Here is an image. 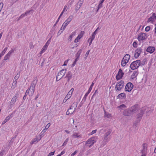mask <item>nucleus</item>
I'll use <instances>...</instances> for the list:
<instances>
[{
  "label": "nucleus",
  "mask_w": 156,
  "mask_h": 156,
  "mask_svg": "<svg viewBox=\"0 0 156 156\" xmlns=\"http://www.w3.org/2000/svg\"><path fill=\"white\" fill-rule=\"evenodd\" d=\"M126 107L124 104H122L120 105L119 106L117 107L118 108H119L120 110H122L124 108H126Z\"/></svg>",
  "instance_id": "nucleus-33"
},
{
  "label": "nucleus",
  "mask_w": 156,
  "mask_h": 156,
  "mask_svg": "<svg viewBox=\"0 0 156 156\" xmlns=\"http://www.w3.org/2000/svg\"><path fill=\"white\" fill-rule=\"evenodd\" d=\"M133 86V85L132 83H128L125 87V90L128 92L132 90Z\"/></svg>",
  "instance_id": "nucleus-6"
},
{
  "label": "nucleus",
  "mask_w": 156,
  "mask_h": 156,
  "mask_svg": "<svg viewBox=\"0 0 156 156\" xmlns=\"http://www.w3.org/2000/svg\"><path fill=\"white\" fill-rule=\"evenodd\" d=\"M130 57V55L128 54H127L124 56L121 62L122 66H124L126 65L128 62Z\"/></svg>",
  "instance_id": "nucleus-4"
},
{
  "label": "nucleus",
  "mask_w": 156,
  "mask_h": 156,
  "mask_svg": "<svg viewBox=\"0 0 156 156\" xmlns=\"http://www.w3.org/2000/svg\"><path fill=\"white\" fill-rule=\"evenodd\" d=\"M76 62L77 61H75V60L73 62V63L72 65V67H74L75 66V64L76 63Z\"/></svg>",
  "instance_id": "nucleus-59"
},
{
  "label": "nucleus",
  "mask_w": 156,
  "mask_h": 156,
  "mask_svg": "<svg viewBox=\"0 0 156 156\" xmlns=\"http://www.w3.org/2000/svg\"><path fill=\"white\" fill-rule=\"evenodd\" d=\"M37 138H35L34 139H33L30 142V144L31 145L33 144L34 143H37L38 141L37 140Z\"/></svg>",
  "instance_id": "nucleus-36"
},
{
  "label": "nucleus",
  "mask_w": 156,
  "mask_h": 156,
  "mask_svg": "<svg viewBox=\"0 0 156 156\" xmlns=\"http://www.w3.org/2000/svg\"><path fill=\"white\" fill-rule=\"evenodd\" d=\"M147 38L146 34L144 33H140L138 35V39L139 41H142L146 39Z\"/></svg>",
  "instance_id": "nucleus-10"
},
{
  "label": "nucleus",
  "mask_w": 156,
  "mask_h": 156,
  "mask_svg": "<svg viewBox=\"0 0 156 156\" xmlns=\"http://www.w3.org/2000/svg\"><path fill=\"white\" fill-rule=\"evenodd\" d=\"M126 97V95L124 93H121L119 94L117 97L118 98L121 99H125Z\"/></svg>",
  "instance_id": "nucleus-22"
},
{
  "label": "nucleus",
  "mask_w": 156,
  "mask_h": 156,
  "mask_svg": "<svg viewBox=\"0 0 156 156\" xmlns=\"http://www.w3.org/2000/svg\"><path fill=\"white\" fill-rule=\"evenodd\" d=\"M95 36V35L92 34V36L88 39V41H89L90 39H91V41H93L94 39Z\"/></svg>",
  "instance_id": "nucleus-43"
},
{
  "label": "nucleus",
  "mask_w": 156,
  "mask_h": 156,
  "mask_svg": "<svg viewBox=\"0 0 156 156\" xmlns=\"http://www.w3.org/2000/svg\"><path fill=\"white\" fill-rule=\"evenodd\" d=\"M73 16V15H70L66 20V22H68L69 23L72 20Z\"/></svg>",
  "instance_id": "nucleus-31"
},
{
  "label": "nucleus",
  "mask_w": 156,
  "mask_h": 156,
  "mask_svg": "<svg viewBox=\"0 0 156 156\" xmlns=\"http://www.w3.org/2000/svg\"><path fill=\"white\" fill-rule=\"evenodd\" d=\"M142 52V49L140 48H137L135 51L134 57L136 58L139 57Z\"/></svg>",
  "instance_id": "nucleus-12"
},
{
  "label": "nucleus",
  "mask_w": 156,
  "mask_h": 156,
  "mask_svg": "<svg viewBox=\"0 0 156 156\" xmlns=\"http://www.w3.org/2000/svg\"><path fill=\"white\" fill-rule=\"evenodd\" d=\"M155 19H156V16H155V14L154 13L152 15L148 18L147 22H153Z\"/></svg>",
  "instance_id": "nucleus-17"
},
{
  "label": "nucleus",
  "mask_w": 156,
  "mask_h": 156,
  "mask_svg": "<svg viewBox=\"0 0 156 156\" xmlns=\"http://www.w3.org/2000/svg\"><path fill=\"white\" fill-rule=\"evenodd\" d=\"M77 106V103L76 102H74L70 106V107L73 109L74 110H75Z\"/></svg>",
  "instance_id": "nucleus-26"
},
{
  "label": "nucleus",
  "mask_w": 156,
  "mask_h": 156,
  "mask_svg": "<svg viewBox=\"0 0 156 156\" xmlns=\"http://www.w3.org/2000/svg\"><path fill=\"white\" fill-rule=\"evenodd\" d=\"M16 82H15L13 81L12 84V86L11 87V88H12V89H13L14 88H15L16 86Z\"/></svg>",
  "instance_id": "nucleus-38"
},
{
  "label": "nucleus",
  "mask_w": 156,
  "mask_h": 156,
  "mask_svg": "<svg viewBox=\"0 0 156 156\" xmlns=\"http://www.w3.org/2000/svg\"><path fill=\"white\" fill-rule=\"evenodd\" d=\"M88 94L87 93H86L84 95V97L83 98V99H82V101H83V102H84L86 101V98Z\"/></svg>",
  "instance_id": "nucleus-42"
},
{
  "label": "nucleus",
  "mask_w": 156,
  "mask_h": 156,
  "mask_svg": "<svg viewBox=\"0 0 156 156\" xmlns=\"http://www.w3.org/2000/svg\"><path fill=\"white\" fill-rule=\"evenodd\" d=\"M111 114H108V113H105V116L106 117H107L108 118H110L111 116Z\"/></svg>",
  "instance_id": "nucleus-49"
},
{
  "label": "nucleus",
  "mask_w": 156,
  "mask_h": 156,
  "mask_svg": "<svg viewBox=\"0 0 156 156\" xmlns=\"http://www.w3.org/2000/svg\"><path fill=\"white\" fill-rule=\"evenodd\" d=\"M108 141L103 140V141L100 144V147H103L105 146Z\"/></svg>",
  "instance_id": "nucleus-27"
},
{
  "label": "nucleus",
  "mask_w": 156,
  "mask_h": 156,
  "mask_svg": "<svg viewBox=\"0 0 156 156\" xmlns=\"http://www.w3.org/2000/svg\"><path fill=\"white\" fill-rule=\"evenodd\" d=\"M14 52V50L13 49H12L10 51H9L8 53L7 54V55H8L10 57L11 55Z\"/></svg>",
  "instance_id": "nucleus-41"
},
{
  "label": "nucleus",
  "mask_w": 156,
  "mask_h": 156,
  "mask_svg": "<svg viewBox=\"0 0 156 156\" xmlns=\"http://www.w3.org/2000/svg\"><path fill=\"white\" fill-rule=\"evenodd\" d=\"M66 71V69H63L59 72L57 75L60 77L59 79H62L65 75Z\"/></svg>",
  "instance_id": "nucleus-8"
},
{
  "label": "nucleus",
  "mask_w": 156,
  "mask_h": 156,
  "mask_svg": "<svg viewBox=\"0 0 156 156\" xmlns=\"http://www.w3.org/2000/svg\"><path fill=\"white\" fill-rule=\"evenodd\" d=\"M140 60H137L133 61L130 64V67L132 70L138 68L140 66Z\"/></svg>",
  "instance_id": "nucleus-3"
},
{
  "label": "nucleus",
  "mask_w": 156,
  "mask_h": 156,
  "mask_svg": "<svg viewBox=\"0 0 156 156\" xmlns=\"http://www.w3.org/2000/svg\"><path fill=\"white\" fill-rule=\"evenodd\" d=\"M50 126V123H49L48 124L45 126V128L46 129H47Z\"/></svg>",
  "instance_id": "nucleus-54"
},
{
  "label": "nucleus",
  "mask_w": 156,
  "mask_h": 156,
  "mask_svg": "<svg viewBox=\"0 0 156 156\" xmlns=\"http://www.w3.org/2000/svg\"><path fill=\"white\" fill-rule=\"evenodd\" d=\"M138 74V72L137 71H135L133 72L132 75L131 76V78L132 79H134L137 76Z\"/></svg>",
  "instance_id": "nucleus-24"
},
{
  "label": "nucleus",
  "mask_w": 156,
  "mask_h": 156,
  "mask_svg": "<svg viewBox=\"0 0 156 156\" xmlns=\"http://www.w3.org/2000/svg\"><path fill=\"white\" fill-rule=\"evenodd\" d=\"M149 108L146 107H144L141 108L140 110V112L136 116V118L137 119V122L140 121L143 114L145 112H148L150 111H148Z\"/></svg>",
  "instance_id": "nucleus-1"
},
{
  "label": "nucleus",
  "mask_w": 156,
  "mask_h": 156,
  "mask_svg": "<svg viewBox=\"0 0 156 156\" xmlns=\"http://www.w3.org/2000/svg\"><path fill=\"white\" fill-rule=\"evenodd\" d=\"M82 52V49H80L77 52L76 54V56L80 57L81 52Z\"/></svg>",
  "instance_id": "nucleus-39"
},
{
  "label": "nucleus",
  "mask_w": 156,
  "mask_h": 156,
  "mask_svg": "<svg viewBox=\"0 0 156 156\" xmlns=\"http://www.w3.org/2000/svg\"><path fill=\"white\" fill-rule=\"evenodd\" d=\"M102 7V4L99 3V5L98 6V9H100Z\"/></svg>",
  "instance_id": "nucleus-57"
},
{
  "label": "nucleus",
  "mask_w": 156,
  "mask_h": 156,
  "mask_svg": "<svg viewBox=\"0 0 156 156\" xmlns=\"http://www.w3.org/2000/svg\"><path fill=\"white\" fill-rule=\"evenodd\" d=\"M13 114V113H12L11 114H10L9 115L6 117L5 119L2 122V125L4 124L6 122L8 121L10 118H12V115Z\"/></svg>",
  "instance_id": "nucleus-15"
},
{
  "label": "nucleus",
  "mask_w": 156,
  "mask_h": 156,
  "mask_svg": "<svg viewBox=\"0 0 156 156\" xmlns=\"http://www.w3.org/2000/svg\"><path fill=\"white\" fill-rule=\"evenodd\" d=\"M75 111V110H74L73 109L70 107L66 112V115H69V114H72Z\"/></svg>",
  "instance_id": "nucleus-21"
},
{
  "label": "nucleus",
  "mask_w": 156,
  "mask_h": 156,
  "mask_svg": "<svg viewBox=\"0 0 156 156\" xmlns=\"http://www.w3.org/2000/svg\"><path fill=\"white\" fill-rule=\"evenodd\" d=\"M143 148L141 150V153L143 154H147V144L146 143H144L142 144Z\"/></svg>",
  "instance_id": "nucleus-11"
},
{
  "label": "nucleus",
  "mask_w": 156,
  "mask_h": 156,
  "mask_svg": "<svg viewBox=\"0 0 156 156\" xmlns=\"http://www.w3.org/2000/svg\"><path fill=\"white\" fill-rule=\"evenodd\" d=\"M71 97H70V96H68V95H66V96L65 98L63 100V103H65L67 101L69 98H70Z\"/></svg>",
  "instance_id": "nucleus-34"
},
{
  "label": "nucleus",
  "mask_w": 156,
  "mask_h": 156,
  "mask_svg": "<svg viewBox=\"0 0 156 156\" xmlns=\"http://www.w3.org/2000/svg\"><path fill=\"white\" fill-rule=\"evenodd\" d=\"M83 31H81L79 34L77 36L75 39L74 40V42L75 43L78 42L79 41V40L82 38L84 34Z\"/></svg>",
  "instance_id": "nucleus-14"
},
{
  "label": "nucleus",
  "mask_w": 156,
  "mask_h": 156,
  "mask_svg": "<svg viewBox=\"0 0 156 156\" xmlns=\"http://www.w3.org/2000/svg\"><path fill=\"white\" fill-rule=\"evenodd\" d=\"M147 59L146 58H145L143 59V60L141 62L140 60V66H144L146 63H147Z\"/></svg>",
  "instance_id": "nucleus-25"
},
{
  "label": "nucleus",
  "mask_w": 156,
  "mask_h": 156,
  "mask_svg": "<svg viewBox=\"0 0 156 156\" xmlns=\"http://www.w3.org/2000/svg\"><path fill=\"white\" fill-rule=\"evenodd\" d=\"M69 141V139L67 138L63 143L62 146H65L67 144V143Z\"/></svg>",
  "instance_id": "nucleus-48"
},
{
  "label": "nucleus",
  "mask_w": 156,
  "mask_h": 156,
  "mask_svg": "<svg viewBox=\"0 0 156 156\" xmlns=\"http://www.w3.org/2000/svg\"><path fill=\"white\" fill-rule=\"evenodd\" d=\"M133 47L136 48L137 47V44L135 41H134L133 43Z\"/></svg>",
  "instance_id": "nucleus-53"
},
{
  "label": "nucleus",
  "mask_w": 156,
  "mask_h": 156,
  "mask_svg": "<svg viewBox=\"0 0 156 156\" xmlns=\"http://www.w3.org/2000/svg\"><path fill=\"white\" fill-rule=\"evenodd\" d=\"M124 86V81L121 80L120 82H117L115 88L116 91L120 90Z\"/></svg>",
  "instance_id": "nucleus-5"
},
{
  "label": "nucleus",
  "mask_w": 156,
  "mask_h": 156,
  "mask_svg": "<svg viewBox=\"0 0 156 156\" xmlns=\"http://www.w3.org/2000/svg\"><path fill=\"white\" fill-rule=\"evenodd\" d=\"M80 7L78 6V3H77V5L76 7V10L77 11L80 9Z\"/></svg>",
  "instance_id": "nucleus-58"
},
{
  "label": "nucleus",
  "mask_w": 156,
  "mask_h": 156,
  "mask_svg": "<svg viewBox=\"0 0 156 156\" xmlns=\"http://www.w3.org/2000/svg\"><path fill=\"white\" fill-rule=\"evenodd\" d=\"M98 139L97 136L92 137L86 141L85 144L87 146L90 147L95 143L96 142Z\"/></svg>",
  "instance_id": "nucleus-2"
},
{
  "label": "nucleus",
  "mask_w": 156,
  "mask_h": 156,
  "mask_svg": "<svg viewBox=\"0 0 156 156\" xmlns=\"http://www.w3.org/2000/svg\"><path fill=\"white\" fill-rule=\"evenodd\" d=\"M72 136L74 138L78 137H81L80 135H79L78 133H74L72 135Z\"/></svg>",
  "instance_id": "nucleus-30"
},
{
  "label": "nucleus",
  "mask_w": 156,
  "mask_h": 156,
  "mask_svg": "<svg viewBox=\"0 0 156 156\" xmlns=\"http://www.w3.org/2000/svg\"><path fill=\"white\" fill-rule=\"evenodd\" d=\"M65 153V151H63L61 152V153L60 154H59V155H60V156H61V155Z\"/></svg>",
  "instance_id": "nucleus-64"
},
{
  "label": "nucleus",
  "mask_w": 156,
  "mask_h": 156,
  "mask_svg": "<svg viewBox=\"0 0 156 156\" xmlns=\"http://www.w3.org/2000/svg\"><path fill=\"white\" fill-rule=\"evenodd\" d=\"M25 16L24 13L22 14L21 15L19 16L18 18H17V20L18 21L20 20L21 19L23 18L24 16Z\"/></svg>",
  "instance_id": "nucleus-40"
},
{
  "label": "nucleus",
  "mask_w": 156,
  "mask_h": 156,
  "mask_svg": "<svg viewBox=\"0 0 156 156\" xmlns=\"http://www.w3.org/2000/svg\"><path fill=\"white\" fill-rule=\"evenodd\" d=\"M55 151L53 152H50L49 153V154L48 155V156H51V155H54L55 153Z\"/></svg>",
  "instance_id": "nucleus-55"
},
{
  "label": "nucleus",
  "mask_w": 156,
  "mask_h": 156,
  "mask_svg": "<svg viewBox=\"0 0 156 156\" xmlns=\"http://www.w3.org/2000/svg\"><path fill=\"white\" fill-rule=\"evenodd\" d=\"M155 48L152 46H149L147 49V51L150 53H152L155 51Z\"/></svg>",
  "instance_id": "nucleus-16"
},
{
  "label": "nucleus",
  "mask_w": 156,
  "mask_h": 156,
  "mask_svg": "<svg viewBox=\"0 0 156 156\" xmlns=\"http://www.w3.org/2000/svg\"><path fill=\"white\" fill-rule=\"evenodd\" d=\"M90 50H88L87 51V52H86V53L85 55V56L86 57H87L89 54V53L90 52Z\"/></svg>",
  "instance_id": "nucleus-61"
},
{
  "label": "nucleus",
  "mask_w": 156,
  "mask_h": 156,
  "mask_svg": "<svg viewBox=\"0 0 156 156\" xmlns=\"http://www.w3.org/2000/svg\"><path fill=\"white\" fill-rule=\"evenodd\" d=\"M62 27L60 29V30H59V31H58V34H57L58 35H59L61 34V33H62L63 30L62 29Z\"/></svg>",
  "instance_id": "nucleus-46"
},
{
  "label": "nucleus",
  "mask_w": 156,
  "mask_h": 156,
  "mask_svg": "<svg viewBox=\"0 0 156 156\" xmlns=\"http://www.w3.org/2000/svg\"><path fill=\"white\" fill-rule=\"evenodd\" d=\"M111 132L112 130L110 129L105 133L104 136V139L105 140L107 141H108L110 139V135Z\"/></svg>",
  "instance_id": "nucleus-7"
},
{
  "label": "nucleus",
  "mask_w": 156,
  "mask_h": 156,
  "mask_svg": "<svg viewBox=\"0 0 156 156\" xmlns=\"http://www.w3.org/2000/svg\"><path fill=\"white\" fill-rule=\"evenodd\" d=\"M51 37L48 41L46 42V43L45 46H46V47H48V45L50 44V42H51Z\"/></svg>",
  "instance_id": "nucleus-44"
},
{
  "label": "nucleus",
  "mask_w": 156,
  "mask_h": 156,
  "mask_svg": "<svg viewBox=\"0 0 156 156\" xmlns=\"http://www.w3.org/2000/svg\"><path fill=\"white\" fill-rule=\"evenodd\" d=\"M7 49V48L6 47L4 48V49L2 51V52L0 53V59L1 58L2 56L4 55V54Z\"/></svg>",
  "instance_id": "nucleus-29"
},
{
  "label": "nucleus",
  "mask_w": 156,
  "mask_h": 156,
  "mask_svg": "<svg viewBox=\"0 0 156 156\" xmlns=\"http://www.w3.org/2000/svg\"><path fill=\"white\" fill-rule=\"evenodd\" d=\"M18 95L17 94H16L12 98L11 102H10V107L12 108V106H13V105L15 104L16 102V99L18 97Z\"/></svg>",
  "instance_id": "nucleus-9"
},
{
  "label": "nucleus",
  "mask_w": 156,
  "mask_h": 156,
  "mask_svg": "<svg viewBox=\"0 0 156 156\" xmlns=\"http://www.w3.org/2000/svg\"><path fill=\"white\" fill-rule=\"evenodd\" d=\"M150 29L151 28L150 26H147L145 28V30L147 32H148L150 30Z\"/></svg>",
  "instance_id": "nucleus-50"
},
{
  "label": "nucleus",
  "mask_w": 156,
  "mask_h": 156,
  "mask_svg": "<svg viewBox=\"0 0 156 156\" xmlns=\"http://www.w3.org/2000/svg\"><path fill=\"white\" fill-rule=\"evenodd\" d=\"M97 131V129H95L93 130L92 132H90L89 134L90 135H92L96 133Z\"/></svg>",
  "instance_id": "nucleus-47"
},
{
  "label": "nucleus",
  "mask_w": 156,
  "mask_h": 156,
  "mask_svg": "<svg viewBox=\"0 0 156 156\" xmlns=\"http://www.w3.org/2000/svg\"><path fill=\"white\" fill-rule=\"evenodd\" d=\"M69 24L68 22H66V21L63 23V25H62V29L63 30H64L66 27V26Z\"/></svg>",
  "instance_id": "nucleus-28"
},
{
  "label": "nucleus",
  "mask_w": 156,
  "mask_h": 156,
  "mask_svg": "<svg viewBox=\"0 0 156 156\" xmlns=\"http://www.w3.org/2000/svg\"><path fill=\"white\" fill-rule=\"evenodd\" d=\"M20 72H19H19L15 76L13 81L17 82V81L20 76Z\"/></svg>",
  "instance_id": "nucleus-32"
},
{
  "label": "nucleus",
  "mask_w": 156,
  "mask_h": 156,
  "mask_svg": "<svg viewBox=\"0 0 156 156\" xmlns=\"http://www.w3.org/2000/svg\"><path fill=\"white\" fill-rule=\"evenodd\" d=\"M131 113L130 110L126 109L123 112V115L125 116H129L131 115Z\"/></svg>",
  "instance_id": "nucleus-23"
},
{
  "label": "nucleus",
  "mask_w": 156,
  "mask_h": 156,
  "mask_svg": "<svg viewBox=\"0 0 156 156\" xmlns=\"http://www.w3.org/2000/svg\"><path fill=\"white\" fill-rule=\"evenodd\" d=\"M83 0H80V1L78 2V4H79V5L80 6H81L83 4Z\"/></svg>",
  "instance_id": "nucleus-52"
},
{
  "label": "nucleus",
  "mask_w": 156,
  "mask_h": 156,
  "mask_svg": "<svg viewBox=\"0 0 156 156\" xmlns=\"http://www.w3.org/2000/svg\"><path fill=\"white\" fill-rule=\"evenodd\" d=\"M153 32L154 35L156 36V24H155V28L153 30Z\"/></svg>",
  "instance_id": "nucleus-56"
},
{
  "label": "nucleus",
  "mask_w": 156,
  "mask_h": 156,
  "mask_svg": "<svg viewBox=\"0 0 156 156\" xmlns=\"http://www.w3.org/2000/svg\"><path fill=\"white\" fill-rule=\"evenodd\" d=\"M34 90L33 89L31 88L30 89V93H29V96H32L34 92Z\"/></svg>",
  "instance_id": "nucleus-35"
},
{
  "label": "nucleus",
  "mask_w": 156,
  "mask_h": 156,
  "mask_svg": "<svg viewBox=\"0 0 156 156\" xmlns=\"http://www.w3.org/2000/svg\"><path fill=\"white\" fill-rule=\"evenodd\" d=\"M77 153V151H75L74 152L71 154V156H74Z\"/></svg>",
  "instance_id": "nucleus-60"
},
{
  "label": "nucleus",
  "mask_w": 156,
  "mask_h": 156,
  "mask_svg": "<svg viewBox=\"0 0 156 156\" xmlns=\"http://www.w3.org/2000/svg\"><path fill=\"white\" fill-rule=\"evenodd\" d=\"M72 93H71L70 91H69L68 94L67 95H68V96H70V97H71Z\"/></svg>",
  "instance_id": "nucleus-63"
},
{
  "label": "nucleus",
  "mask_w": 156,
  "mask_h": 156,
  "mask_svg": "<svg viewBox=\"0 0 156 156\" xmlns=\"http://www.w3.org/2000/svg\"><path fill=\"white\" fill-rule=\"evenodd\" d=\"M138 105H135L133 106L130 109V111L132 113H134L138 110Z\"/></svg>",
  "instance_id": "nucleus-18"
},
{
  "label": "nucleus",
  "mask_w": 156,
  "mask_h": 156,
  "mask_svg": "<svg viewBox=\"0 0 156 156\" xmlns=\"http://www.w3.org/2000/svg\"><path fill=\"white\" fill-rule=\"evenodd\" d=\"M30 89L31 88H30L29 89H27L26 91V93H27V94H29V93H30Z\"/></svg>",
  "instance_id": "nucleus-62"
},
{
  "label": "nucleus",
  "mask_w": 156,
  "mask_h": 156,
  "mask_svg": "<svg viewBox=\"0 0 156 156\" xmlns=\"http://www.w3.org/2000/svg\"><path fill=\"white\" fill-rule=\"evenodd\" d=\"M47 47H46V46L44 45L43 47L42 50L41 51V53L42 54L45 51V50H46Z\"/></svg>",
  "instance_id": "nucleus-37"
},
{
  "label": "nucleus",
  "mask_w": 156,
  "mask_h": 156,
  "mask_svg": "<svg viewBox=\"0 0 156 156\" xmlns=\"http://www.w3.org/2000/svg\"><path fill=\"white\" fill-rule=\"evenodd\" d=\"M10 57L6 54L4 57V60H6L9 59Z\"/></svg>",
  "instance_id": "nucleus-51"
},
{
  "label": "nucleus",
  "mask_w": 156,
  "mask_h": 156,
  "mask_svg": "<svg viewBox=\"0 0 156 156\" xmlns=\"http://www.w3.org/2000/svg\"><path fill=\"white\" fill-rule=\"evenodd\" d=\"M33 11V9H31V10H30L26 12L25 13H24V14H25V16H27L30 12H31V11Z\"/></svg>",
  "instance_id": "nucleus-45"
},
{
  "label": "nucleus",
  "mask_w": 156,
  "mask_h": 156,
  "mask_svg": "<svg viewBox=\"0 0 156 156\" xmlns=\"http://www.w3.org/2000/svg\"><path fill=\"white\" fill-rule=\"evenodd\" d=\"M72 74L71 73V72L69 71L68 72L67 74H66V76L65 77V78H67V82L66 84L67 83L69 82L70 80L72 78Z\"/></svg>",
  "instance_id": "nucleus-13"
},
{
  "label": "nucleus",
  "mask_w": 156,
  "mask_h": 156,
  "mask_svg": "<svg viewBox=\"0 0 156 156\" xmlns=\"http://www.w3.org/2000/svg\"><path fill=\"white\" fill-rule=\"evenodd\" d=\"M37 81L36 79L34 80L32 82L31 86L30 87V88L33 89H35V87L36 85Z\"/></svg>",
  "instance_id": "nucleus-20"
},
{
  "label": "nucleus",
  "mask_w": 156,
  "mask_h": 156,
  "mask_svg": "<svg viewBox=\"0 0 156 156\" xmlns=\"http://www.w3.org/2000/svg\"><path fill=\"white\" fill-rule=\"evenodd\" d=\"M124 74V73L122 72L118 73L117 75L116 76V79L117 80H119L122 78Z\"/></svg>",
  "instance_id": "nucleus-19"
}]
</instances>
